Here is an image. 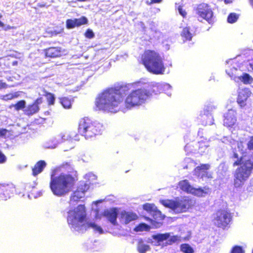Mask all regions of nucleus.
I'll list each match as a JSON object with an SVG mask.
<instances>
[{
  "label": "nucleus",
  "mask_w": 253,
  "mask_h": 253,
  "mask_svg": "<svg viewBox=\"0 0 253 253\" xmlns=\"http://www.w3.org/2000/svg\"><path fill=\"white\" fill-rule=\"evenodd\" d=\"M71 169V165L66 163L52 171L49 186L54 195L62 196L71 190L77 180L76 172Z\"/></svg>",
  "instance_id": "nucleus-1"
},
{
  "label": "nucleus",
  "mask_w": 253,
  "mask_h": 253,
  "mask_svg": "<svg viewBox=\"0 0 253 253\" xmlns=\"http://www.w3.org/2000/svg\"><path fill=\"white\" fill-rule=\"evenodd\" d=\"M126 90V87L111 88L99 93L95 101V110L110 113L118 112L123 103L122 92Z\"/></svg>",
  "instance_id": "nucleus-2"
},
{
  "label": "nucleus",
  "mask_w": 253,
  "mask_h": 253,
  "mask_svg": "<svg viewBox=\"0 0 253 253\" xmlns=\"http://www.w3.org/2000/svg\"><path fill=\"white\" fill-rule=\"evenodd\" d=\"M231 158L234 162L233 166H240L234 174V186L237 188L240 187L251 175L253 168V159L250 156H242L239 159V155L236 152Z\"/></svg>",
  "instance_id": "nucleus-3"
},
{
  "label": "nucleus",
  "mask_w": 253,
  "mask_h": 253,
  "mask_svg": "<svg viewBox=\"0 0 253 253\" xmlns=\"http://www.w3.org/2000/svg\"><path fill=\"white\" fill-rule=\"evenodd\" d=\"M142 61L146 68L150 72L160 75L165 72L163 59L159 53L154 50H146L142 55Z\"/></svg>",
  "instance_id": "nucleus-4"
},
{
  "label": "nucleus",
  "mask_w": 253,
  "mask_h": 253,
  "mask_svg": "<svg viewBox=\"0 0 253 253\" xmlns=\"http://www.w3.org/2000/svg\"><path fill=\"white\" fill-rule=\"evenodd\" d=\"M103 129L101 124L92 122L88 118L82 119L79 123L78 131L86 139L101 134Z\"/></svg>",
  "instance_id": "nucleus-5"
},
{
  "label": "nucleus",
  "mask_w": 253,
  "mask_h": 253,
  "mask_svg": "<svg viewBox=\"0 0 253 253\" xmlns=\"http://www.w3.org/2000/svg\"><path fill=\"white\" fill-rule=\"evenodd\" d=\"M151 96V92L145 87L141 86L130 92L125 99V105L127 108L141 105Z\"/></svg>",
  "instance_id": "nucleus-6"
},
{
  "label": "nucleus",
  "mask_w": 253,
  "mask_h": 253,
  "mask_svg": "<svg viewBox=\"0 0 253 253\" xmlns=\"http://www.w3.org/2000/svg\"><path fill=\"white\" fill-rule=\"evenodd\" d=\"M68 213V217L73 222L77 221L81 223H85L87 228H92L95 231L100 234L103 233V230L100 226L94 222H86L87 218L85 207H76Z\"/></svg>",
  "instance_id": "nucleus-7"
},
{
  "label": "nucleus",
  "mask_w": 253,
  "mask_h": 253,
  "mask_svg": "<svg viewBox=\"0 0 253 253\" xmlns=\"http://www.w3.org/2000/svg\"><path fill=\"white\" fill-rule=\"evenodd\" d=\"M226 65V73L235 82L241 81L245 84H249L252 82L253 78L248 74L243 73L242 75H239L240 71L238 69L239 66L235 59L229 60Z\"/></svg>",
  "instance_id": "nucleus-8"
},
{
  "label": "nucleus",
  "mask_w": 253,
  "mask_h": 253,
  "mask_svg": "<svg viewBox=\"0 0 253 253\" xmlns=\"http://www.w3.org/2000/svg\"><path fill=\"white\" fill-rule=\"evenodd\" d=\"M96 176L92 172L85 174L84 178L87 180V182L89 183L84 182L80 183L76 190L71 196V204L75 205L77 203V202L82 201V199L84 197L85 193L89 188V184L93 183V181L96 179Z\"/></svg>",
  "instance_id": "nucleus-9"
},
{
  "label": "nucleus",
  "mask_w": 253,
  "mask_h": 253,
  "mask_svg": "<svg viewBox=\"0 0 253 253\" xmlns=\"http://www.w3.org/2000/svg\"><path fill=\"white\" fill-rule=\"evenodd\" d=\"M232 219V214L229 211L220 209L213 214L212 222L217 228L225 230L229 227Z\"/></svg>",
  "instance_id": "nucleus-10"
},
{
  "label": "nucleus",
  "mask_w": 253,
  "mask_h": 253,
  "mask_svg": "<svg viewBox=\"0 0 253 253\" xmlns=\"http://www.w3.org/2000/svg\"><path fill=\"white\" fill-rule=\"evenodd\" d=\"M179 186L183 191L198 197H205L210 192V189L207 187L198 188L193 187L187 180L180 181Z\"/></svg>",
  "instance_id": "nucleus-11"
},
{
  "label": "nucleus",
  "mask_w": 253,
  "mask_h": 253,
  "mask_svg": "<svg viewBox=\"0 0 253 253\" xmlns=\"http://www.w3.org/2000/svg\"><path fill=\"white\" fill-rule=\"evenodd\" d=\"M195 13L199 21L205 20L210 24L213 22V12L207 4H199L195 9Z\"/></svg>",
  "instance_id": "nucleus-12"
},
{
  "label": "nucleus",
  "mask_w": 253,
  "mask_h": 253,
  "mask_svg": "<svg viewBox=\"0 0 253 253\" xmlns=\"http://www.w3.org/2000/svg\"><path fill=\"white\" fill-rule=\"evenodd\" d=\"M126 200L124 198H118L113 195H108L106 196L104 198L100 199L93 201L92 202V206H97L98 205H107L111 204L125 205L126 204H136L135 203L131 202L126 203Z\"/></svg>",
  "instance_id": "nucleus-13"
},
{
  "label": "nucleus",
  "mask_w": 253,
  "mask_h": 253,
  "mask_svg": "<svg viewBox=\"0 0 253 253\" xmlns=\"http://www.w3.org/2000/svg\"><path fill=\"white\" fill-rule=\"evenodd\" d=\"M160 203L163 206H192L193 201L189 197H181L172 200H162Z\"/></svg>",
  "instance_id": "nucleus-14"
},
{
  "label": "nucleus",
  "mask_w": 253,
  "mask_h": 253,
  "mask_svg": "<svg viewBox=\"0 0 253 253\" xmlns=\"http://www.w3.org/2000/svg\"><path fill=\"white\" fill-rule=\"evenodd\" d=\"M15 191L12 184H0V201H5L10 198Z\"/></svg>",
  "instance_id": "nucleus-15"
},
{
  "label": "nucleus",
  "mask_w": 253,
  "mask_h": 253,
  "mask_svg": "<svg viewBox=\"0 0 253 253\" xmlns=\"http://www.w3.org/2000/svg\"><path fill=\"white\" fill-rule=\"evenodd\" d=\"M210 168V165L202 164L195 169L194 174L198 177L202 179L211 178H212L211 173L208 171Z\"/></svg>",
  "instance_id": "nucleus-16"
},
{
  "label": "nucleus",
  "mask_w": 253,
  "mask_h": 253,
  "mask_svg": "<svg viewBox=\"0 0 253 253\" xmlns=\"http://www.w3.org/2000/svg\"><path fill=\"white\" fill-rule=\"evenodd\" d=\"M58 135L61 143L67 141L73 144L75 142L80 140V136L75 131L61 132Z\"/></svg>",
  "instance_id": "nucleus-17"
},
{
  "label": "nucleus",
  "mask_w": 253,
  "mask_h": 253,
  "mask_svg": "<svg viewBox=\"0 0 253 253\" xmlns=\"http://www.w3.org/2000/svg\"><path fill=\"white\" fill-rule=\"evenodd\" d=\"M251 94L250 89L247 88H240L238 90L237 102L241 107L246 106V102Z\"/></svg>",
  "instance_id": "nucleus-18"
},
{
  "label": "nucleus",
  "mask_w": 253,
  "mask_h": 253,
  "mask_svg": "<svg viewBox=\"0 0 253 253\" xmlns=\"http://www.w3.org/2000/svg\"><path fill=\"white\" fill-rule=\"evenodd\" d=\"M236 113L234 110L230 109L224 114V125L227 127H232L236 122Z\"/></svg>",
  "instance_id": "nucleus-19"
},
{
  "label": "nucleus",
  "mask_w": 253,
  "mask_h": 253,
  "mask_svg": "<svg viewBox=\"0 0 253 253\" xmlns=\"http://www.w3.org/2000/svg\"><path fill=\"white\" fill-rule=\"evenodd\" d=\"M118 214V210L116 208L105 210L102 213V215L106 217L108 220L113 225L117 224V218Z\"/></svg>",
  "instance_id": "nucleus-20"
},
{
  "label": "nucleus",
  "mask_w": 253,
  "mask_h": 253,
  "mask_svg": "<svg viewBox=\"0 0 253 253\" xmlns=\"http://www.w3.org/2000/svg\"><path fill=\"white\" fill-rule=\"evenodd\" d=\"M154 207H143L144 209L150 212L155 221H162L164 219L165 216L161 212L157 210H153Z\"/></svg>",
  "instance_id": "nucleus-21"
},
{
  "label": "nucleus",
  "mask_w": 253,
  "mask_h": 253,
  "mask_svg": "<svg viewBox=\"0 0 253 253\" xmlns=\"http://www.w3.org/2000/svg\"><path fill=\"white\" fill-rule=\"evenodd\" d=\"M61 143L59 135L51 137L44 144V147L48 149H55Z\"/></svg>",
  "instance_id": "nucleus-22"
},
{
  "label": "nucleus",
  "mask_w": 253,
  "mask_h": 253,
  "mask_svg": "<svg viewBox=\"0 0 253 253\" xmlns=\"http://www.w3.org/2000/svg\"><path fill=\"white\" fill-rule=\"evenodd\" d=\"M143 86L145 87L148 90L151 92V95L153 93L158 94L163 91V89L161 88L159 83H152L151 84H144Z\"/></svg>",
  "instance_id": "nucleus-23"
},
{
  "label": "nucleus",
  "mask_w": 253,
  "mask_h": 253,
  "mask_svg": "<svg viewBox=\"0 0 253 253\" xmlns=\"http://www.w3.org/2000/svg\"><path fill=\"white\" fill-rule=\"evenodd\" d=\"M198 119L200 120L201 123L204 126L211 125L213 124V118L211 114L204 112L201 114Z\"/></svg>",
  "instance_id": "nucleus-24"
},
{
  "label": "nucleus",
  "mask_w": 253,
  "mask_h": 253,
  "mask_svg": "<svg viewBox=\"0 0 253 253\" xmlns=\"http://www.w3.org/2000/svg\"><path fill=\"white\" fill-rule=\"evenodd\" d=\"M247 144L243 141H240L237 143V148H235L233 151V155L234 152H236L239 155V158L240 159L242 156H247Z\"/></svg>",
  "instance_id": "nucleus-25"
},
{
  "label": "nucleus",
  "mask_w": 253,
  "mask_h": 253,
  "mask_svg": "<svg viewBox=\"0 0 253 253\" xmlns=\"http://www.w3.org/2000/svg\"><path fill=\"white\" fill-rule=\"evenodd\" d=\"M196 148L194 149V151L201 154H203L208 151L209 144L206 141H200L198 143L196 142Z\"/></svg>",
  "instance_id": "nucleus-26"
},
{
  "label": "nucleus",
  "mask_w": 253,
  "mask_h": 253,
  "mask_svg": "<svg viewBox=\"0 0 253 253\" xmlns=\"http://www.w3.org/2000/svg\"><path fill=\"white\" fill-rule=\"evenodd\" d=\"M62 52L60 47H50L46 50L45 55L47 57H56L62 55Z\"/></svg>",
  "instance_id": "nucleus-27"
},
{
  "label": "nucleus",
  "mask_w": 253,
  "mask_h": 253,
  "mask_svg": "<svg viewBox=\"0 0 253 253\" xmlns=\"http://www.w3.org/2000/svg\"><path fill=\"white\" fill-rule=\"evenodd\" d=\"M46 166V163L43 161H40L35 166L33 169V174L34 176H36L40 173H41L44 168Z\"/></svg>",
  "instance_id": "nucleus-28"
},
{
  "label": "nucleus",
  "mask_w": 253,
  "mask_h": 253,
  "mask_svg": "<svg viewBox=\"0 0 253 253\" xmlns=\"http://www.w3.org/2000/svg\"><path fill=\"white\" fill-rule=\"evenodd\" d=\"M39 110V106L37 104L29 105L25 110V113L28 115H31L37 113Z\"/></svg>",
  "instance_id": "nucleus-29"
},
{
  "label": "nucleus",
  "mask_w": 253,
  "mask_h": 253,
  "mask_svg": "<svg viewBox=\"0 0 253 253\" xmlns=\"http://www.w3.org/2000/svg\"><path fill=\"white\" fill-rule=\"evenodd\" d=\"M170 237V234L166 233L164 234H158L153 236V239L157 241L158 243L167 240Z\"/></svg>",
  "instance_id": "nucleus-30"
},
{
  "label": "nucleus",
  "mask_w": 253,
  "mask_h": 253,
  "mask_svg": "<svg viewBox=\"0 0 253 253\" xmlns=\"http://www.w3.org/2000/svg\"><path fill=\"white\" fill-rule=\"evenodd\" d=\"M73 100L68 97H63L60 99V103L65 109L71 108Z\"/></svg>",
  "instance_id": "nucleus-31"
},
{
  "label": "nucleus",
  "mask_w": 253,
  "mask_h": 253,
  "mask_svg": "<svg viewBox=\"0 0 253 253\" xmlns=\"http://www.w3.org/2000/svg\"><path fill=\"white\" fill-rule=\"evenodd\" d=\"M181 36L185 38L186 40H191L192 36L193 34L191 33V31L190 30V28L189 27L184 28L182 32H181Z\"/></svg>",
  "instance_id": "nucleus-32"
},
{
  "label": "nucleus",
  "mask_w": 253,
  "mask_h": 253,
  "mask_svg": "<svg viewBox=\"0 0 253 253\" xmlns=\"http://www.w3.org/2000/svg\"><path fill=\"white\" fill-rule=\"evenodd\" d=\"M150 248L148 245L144 244L143 243L142 240L138 242L137 246V250L140 253H145L146 251H149Z\"/></svg>",
  "instance_id": "nucleus-33"
},
{
  "label": "nucleus",
  "mask_w": 253,
  "mask_h": 253,
  "mask_svg": "<svg viewBox=\"0 0 253 253\" xmlns=\"http://www.w3.org/2000/svg\"><path fill=\"white\" fill-rule=\"evenodd\" d=\"M20 95L19 92H15L13 93H10L6 95H4L1 96L2 99L5 101H8L14 98H17Z\"/></svg>",
  "instance_id": "nucleus-34"
},
{
  "label": "nucleus",
  "mask_w": 253,
  "mask_h": 253,
  "mask_svg": "<svg viewBox=\"0 0 253 253\" xmlns=\"http://www.w3.org/2000/svg\"><path fill=\"white\" fill-rule=\"evenodd\" d=\"M171 209V211L174 213H179L185 212L187 211V207H168Z\"/></svg>",
  "instance_id": "nucleus-35"
},
{
  "label": "nucleus",
  "mask_w": 253,
  "mask_h": 253,
  "mask_svg": "<svg viewBox=\"0 0 253 253\" xmlns=\"http://www.w3.org/2000/svg\"><path fill=\"white\" fill-rule=\"evenodd\" d=\"M180 250L184 253H194L193 249L188 244H182L180 245Z\"/></svg>",
  "instance_id": "nucleus-36"
},
{
  "label": "nucleus",
  "mask_w": 253,
  "mask_h": 253,
  "mask_svg": "<svg viewBox=\"0 0 253 253\" xmlns=\"http://www.w3.org/2000/svg\"><path fill=\"white\" fill-rule=\"evenodd\" d=\"M161 87L163 89V91H165V93L168 95L170 96L171 94V86L170 84L165 83H161Z\"/></svg>",
  "instance_id": "nucleus-37"
},
{
  "label": "nucleus",
  "mask_w": 253,
  "mask_h": 253,
  "mask_svg": "<svg viewBox=\"0 0 253 253\" xmlns=\"http://www.w3.org/2000/svg\"><path fill=\"white\" fill-rule=\"evenodd\" d=\"M195 148H196V142H192L186 145L185 150L187 153H196V151L194 150Z\"/></svg>",
  "instance_id": "nucleus-38"
},
{
  "label": "nucleus",
  "mask_w": 253,
  "mask_h": 253,
  "mask_svg": "<svg viewBox=\"0 0 253 253\" xmlns=\"http://www.w3.org/2000/svg\"><path fill=\"white\" fill-rule=\"evenodd\" d=\"M239 18L238 14L235 13H230L228 16L227 21L229 23H233L237 21Z\"/></svg>",
  "instance_id": "nucleus-39"
},
{
  "label": "nucleus",
  "mask_w": 253,
  "mask_h": 253,
  "mask_svg": "<svg viewBox=\"0 0 253 253\" xmlns=\"http://www.w3.org/2000/svg\"><path fill=\"white\" fill-rule=\"evenodd\" d=\"M77 27L80 26L82 25L85 24L87 23V19L84 16H82L80 18L75 19Z\"/></svg>",
  "instance_id": "nucleus-40"
},
{
  "label": "nucleus",
  "mask_w": 253,
  "mask_h": 253,
  "mask_svg": "<svg viewBox=\"0 0 253 253\" xmlns=\"http://www.w3.org/2000/svg\"><path fill=\"white\" fill-rule=\"evenodd\" d=\"M49 105H53L55 102L54 95L51 93H46L45 94Z\"/></svg>",
  "instance_id": "nucleus-41"
},
{
  "label": "nucleus",
  "mask_w": 253,
  "mask_h": 253,
  "mask_svg": "<svg viewBox=\"0 0 253 253\" xmlns=\"http://www.w3.org/2000/svg\"><path fill=\"white\" fill-rule=\"evenodd\" d=\"M26 105V102L24 100H21L18 102L16 104L14 105L13 106L15 109L17 111L22 109L25 108Z\"/></svg>",
  "instance_id": "nucleus-42"
},
{
  "label": "nucleus",
  "mask_w": 253,
  "mask_h": 253,
  "mask_svg": "<svg viewBox=\"0 0 253 253\" xmlns=\"http://www.w3.org/2000/svg\"><path fill=\"white\" fill-rule=\"evenodd\" d=\"M67 28L68 29H72L77 26L75 19H68L66 21Z\"/></svg>",
  "instance_id": "nucleus-43"
},
{
  "label": "nucleus",
  "mask_w": 253,
  "mask_h": 253,
  "mask_svg": "<svg viewBox=\"0 0 253 253\" xmlns=\"http://www.w3.org/2000/svg\"><path fill=\"white\" fill-rule=\"evenodd\" d=\"M137 218V216L136 214L134 213H126V220L127 222H129L132 220H134L136 219Z\"/></svg>",
  "instance_id": "nucleus-44"
},
{
  "label": "nucleus",
  "mask_w": 253,
  "mask_h": 253,
  "mask_svg": "<svg viewBox=\"0 0 253 253\" xmlns=\"http://www.w3.org/2000/svg\"><path fill=\"white\" fill-rule=\"evenodd\" d=\"M230 253H244V252L242 247L235 246L232 248Z\"/></svg>",
  "instance_id": "nucleus-45"
},
{
  "label": "nucleus",
  "mask_w": 253,
  "mask_h": 253,
  "mask_svg": "<svg viewBox=\"0 0 253 253\" xmlns=\"http://www.w3.org/2000/svg\"><path fill=\"white\" fill-rule=\"evenodd\" d=\"M215 109V107L214 105L210 104L205 107L204 110V112L211 114V112Z\"/></svg>",
  "instance_id": "nucleus-46"
},
{
  "label": "nucleus",
  "mask_w": 253,
  "mask_h": 253,
  "mask_svg": "<svg viewBox=\"0 0 253 253\" xmlns=\"http://www.w3.org/2000/svg\"><path fill=\"white\" fill-rule=\"evenodd\" d=\"M179 241H180V239L177 236H172L168 240L167 244L169 245H172V244Z\"/></svg>",
  "instance_id": "nucleus-47"
},
{
  "label": "nucleus",
  "mask_w": 253,
  "mask_h": 253,
  "mask_svg": "<svg viewBox=\"0 0 253 253\" xmlns=\"http://www.w3.org/2000/svg\"><path fill=\"white\" fill-rule=\"evenodd\" d=\"M176 7L177 8L179 13L183 17H185L187 14V13L185 10L183 9L182 6L181 5H178Z\"/></svg>",
  "instance_id": "nucleus-48"
},
{
  "label": "nucleus",
  "mask_w": 253,
  "mask_h": 253,
  "mask_svg": "<svg viewBox=\"0 0 253 253\" xmlns=\"http://www.w3.org/2000/svg\"><path fill=\"white\" fill-rule=\"evenodd\" d=\"M85 36L87 38L91 39L94 37V34L91 30L88 29L85 33Z\"/></svg>",
  "instance_id": "nucleus-49"
},
{
  "label": "nucleus",
  "mask_w": 253,
  "mask_h": 253,
  "mask_svg": "<svg viewBox=\"0 0 253 253\" xmlns=\"http://www.w3.org/2000/svg\"><path fill=\"white\" fill-rule=\"evenodd\" d=\"M247 146L249 150H253V137L250 138V140L247 144Z\"/></svg>",
  "instance_id": "nucleus-50"
},
{
  "label": "nucleus",
  "mask_w": 253,
  "mask_h": 253,
  "mask_svg": "<svg viewBox=\"0 0 253 253\" xmlns=\"http://www.w3.org/2000/svg\"><path fill=\"white\" fill-rule=\"evenodd\" d=\"M5 156L0 151V163H4L6 162Z\"/></svg>",
  "instance_id": "nucleus-51"
},
{
  "label": "nucleus",
  "mask_w": 253,
  "mask_h": 253,
  "mask_svg": "<svg viewBox=\"0 0 253 253\" xmlns=\"http://www.w3.org/2000/svg\"><path fill=\"white\" fill-rule=\"evenodd\" d=\"M7 132V130L5 129H0V136H5Z\"/></svg>",
  "instance_id": "nucleus-52"
},
{
  "label": "nucleus",
  "mask_w": 253,
  "mask_h": 253,
  "mask_svg": "<svg viewBox=\"0 0 253 253\" xmlns=\"http://www.w3.org/2000/svg\"><path fill=\"white\" fill-rule=\"evenodd\" d=\"M248 190L249 191H253V180L251 182V185L248 188Z\"/></svg>",
  "instance_id": "nucleus-53"
},
{
  "label": "nucleus",
  "mask_w": 253,
  "mask_h": 253,
  "mask_svg": "<svg viewBox=\"0 0 253 253\" xmlns=\"http://www.w3.org/2000/svg\"><path fill=\"white\" fill-rule=\"evenodd\" d=\"M4 30L6 31V30H9V29H11L12 28H13V27H11L9 25H7V26H5L4 25V27H2Z\"/></svg>",
  "instance_id": "nucleus-54"
},
{
  "label": "nucleus",
  "mask_w": 253,
  "mask_h": 253,
  "mask_svg": "<svg viewBox=\"0 0 253 253\" xmlns=\"http://www.w3.org/2000/svg\"><path fill=\"white\" fill-rule=\"evenodd\" d=\"M95 212H96V213H95V218H96V219L100 218H101V215L99 214L98 210H95Z\"/></svg>",
  "instance_id": "nucleus-55"
},
{
  "label": "nucleus",
  "mask_w": 253,
  "mask_h": 253,
  "mask_svg": "<svg viewBox=\"0 0 253 253\" xmlns=\"http://www.w3.org/2000/svg\"><path fill=\"white\" fill-rule=\"evenodd\" d=\"M42 102V98H38L34 104H37L38 105Z\"/></svg>",
  "instance_id": "nucleus-56"
},
{
  "label": "nucleus",
  "mask_w": 253,
  "mask_h": 253,
  "mask_svg": "<svg viewBox=\"0 0 253 253\" xmlns=\"http://www.w3.org/2000/svg\"><path fill=\"white\" fill-rule=\"evenodd\" d=\"M162 0H152L150 3H159L161 2Z\"/></svg>",
  "instance_id": "nucleus-57"
},
{
  "label": "nucleus",
  "mask_w": 253,
  "mask_h": 253,
  "mask_svg": "<svg viewBox=\"0 0 253 253\" xmlns=\"http://www.w3.org/2000/svg\"><path fill=\"white\" fill-rule=\"evenodd\" d=\"M5 87V84L0 82V88Z\"/></svg>",
  "instance_id": "nucleus-58"
},
{
  "label": "nucleus",
  "mask_w": 253,
  "mask_h": 253,
  "mask_svg": "<svg viewBox=\"0 0 253 253\" xmlns=\"http://www.w3.org/2000/svg\"><path fill=\"white\" fill-rule=\"evenodd\" d=\"M232 1H233V0H224V2L226 4L230 3L232 2Z\"/></svg>",
  "instance_id": "nucleus-59"
},
{
  "label": "nucleus",
  "mask_w": 253,
  "mask_h": 253,
  "mask_svg": "<svg viewBox=\"0 0 253 253\" xmlns=\"http://www.w3.org/2000/svg\"><path fill=\"white\" fill-rule=\"evenodd\" d=\"M249 65L251 67V68L253 70V59L251 61V62L249 63Z\"/></svg>",
  "instance_id": "nucleus-60"
},
{
  "label": "nucleus",
  "mask_w": 253,
  "mask_h": 253,
  "mask_svg": "<svg viewBox=\"0 0 253 253\" xmlns=\"http://www.w3.org/2000/svg\"><path fill=\"white\" fill-rule=\"evenodd\" d=\"M0 27H4V24L0 21Z\"/></svg>",
  "instance_id": "nucleus-61"
},
{
  "label": "nucleus",
  "mask_w": 253,
  "mask_h": 253,
  "mask_svg": "<svg viewBox=\"0 0 253 253\" xmlns=\"http://www.w3.org/2000/svg\"><path fill=\"white\" fill-rule=\"evenodd\" d=\"M142 206H154V205L146 203V204H143Z\"/></svg>",
  "instance_id": "nucleus-62"
},
{
  "label": "nucleus",
  "mask_w": 253,
  "mask_h": 253,
  "mask_svg": "<svg viewBox=\"0 0 253 253\" xmlns=\"http://www.w3.org/2000/svg\"><path fill=\"white\" fill-rule=\"evenodd\" d=\"M250 3L253 7V0H250Z\"/></svg>",
  "instance_id": "nucleus-63"
},
{
  "label": "nucleus",
  "mask_w": 253,
  "mask_h": 253,
  "mask_svg": "<svg viewBox=\"0 0 253 253\" xmlns=\"http://www.w3.org/2000/svg\"><path fill=\"white\" fill-rule=\"evenodd\" d=\"M141 226H145V227H148V226L147 224H146L145 223L142 224Z\"/></svg>",
  "instance_id": "nucleus-64"
}]
</instances>
